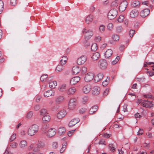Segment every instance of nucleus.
Returning a JSON list of instances; mask_svg holds the SVG:
<instances>
[{
    "label": "nucleus",
    "mask_w": 154,
    "mask_h": 154,
    "mask_svg": "<svg viewBox=\"0 0 154 154\" xmlns=\"http://www.w3.org/2000/svg\"><path fill=\"white\" fill-rule=\"evenodd\" d=\"M38 126L36 124H33L30 126L28 130V134L30 136L35 135L39 130Z\"/></svg>",
    "instance_id": "nucleus-1"
},
{
    "label": "nucleus",
    "mask_w": 154,
    "mask_h": 154,
    "mask_svg": "<svg viewBox=\"0 0 154 154\" xmlns=\"http://www.w3.org/2000/svg\"><path fill=\"white\" fill-rule=\"evenodd\" d=\"M118 14V11L116 9H112L109 11L108 14V18L109 19L112 20L114 19Z\"/></svg>",
    "instance_id": "nucleus-2"
},
{
    "label": "nucleus",
    "mask_w": 154,
    "mask_h": 154,
    "mask_svg": "<svg viewBox=\"0 0 154 154\" xmlns=\"http://www.w3.org/2000/svg\"><path fill=\"white\" fill-rule=\"evenodd\" d=\"M138 102L140 103H141L142 105L146 108H152L153 107V105L154 104L153 103L152 101H150L147 100H143L141 101V100H138Z\"/></svg>",
    "instance_id": "nucleus-3"
},
{
    "label": "nucleus",
    "mask_w": 154,
    "mask_h": 154,
    "mask_svg": "<svg viewBox=\"0 0 154 154\" xmlns=\"http://www.w3.org/2000/svg\"><path fill=\"white\" fill-rule=\"evenodd\" d=\"M99 67L102 69H106L108 66V64L106 61L105 59L100 60L98 63Z\"/></svg>",
    "instance_id": "nucleus-4"
},
{
    "label": "nucleus",
    "mask_w": 154,
    "mask_h": 154,
    "mask_svg": "<svg viewBox=\"0 0 154 154\" xmlns=\"http://www.w3.org/2000/svg\"><path fill=\"white\" fill-rule=\"evenodd\" d=\"M77 102L76 99L72 98L69 101L68 104V108L71 110L74 109L77 105Z\"/></svg>",
    "instance_id": "nucleus-5"
},
{
    "label": "nucleus",
    "mask_w": 154,
    "mask_h": 154,
    "mask_svg": "<svg viewBox=\"0 0 154 154\" xmlns=\"http://www.w3.org/2000/svg\"><path fill=\"white\" fill-rule=\"evenodd\" d=\"M82 32L83 33H85V38L88 39H90L93 34L92 30L90 29L87 30L85 28L83 29Z\"/></svg>",
    "instance_id": "nucleus-6"
},
{
    "label": "nucleus",
    "mask_w": 154,
    "mask_h": 154,
    "mask_svg": "<svg viewBox=\"0 0 154 154\" xmlns=\"http://www.w3.org/2000/svg\"><path fill=\"white\" fill-rule=\"evenodd\" d=\"M66 114V110L64 109H62L57 112L56 117L58 119H60L64 118Z\"/></svg>",
    "instance_id": "nucleus-7"
},
{
    "label": "nucleus",
    "mask_w": 154,
    "mask_h": 154,
    "mask_svg": "<svg viewBox=\"0 0 154 154\" xmlns=\"http://www.w3.org/2000/svg\"><path fill=\"white\" fill-rule=\"evenodd\" d=\"M94 76V74L93 72H88L85 75V80L87 82H89L93 79Z\"/></svg>",
    "instance_id": "nucleus-8"
},
{
    "label": "nucleus",
    "mask_w": 154,
    "mask_h": 154,
    "mask_svg": "<svg viewBox=\"0 0 154 154\" xmlns=\"http://www.w3.org/2000/svg\"><path fill=\"white\" fill-rule=\"evenodd\" d=\"M92 86L91 85L89 84L85 85L83 87L82 89L83 92L85 94L89 93L91 91Z\"/></svg>",
    "instance_id": "nucleus-9"
},
{
    "label": "nucleus",
    "mask_w": 154,
    "mask_h": 154,
    "mask_svg": "<svg viewBox=\"0 0 154 154\" xmlns=\"http://www.w3.org/2000/svg\"><path fill=\"white\" fill-rule=\"evenodd\" d=\"M128 5L127 1H123L121 2L119 4V10L121 12H122L125 11Z\"/></svg>",
    "instance_id": "nucleus-10"
},
{
    "label": "nucleus",
    "mask_w": 154,
    "mask_h": 154,
    "mask_svg": "<svg viewBox=\"0 0 154 154\" xmlns=\"http://www.w3.org/2000/svg\"><path fill=\"white\" fill-rule=\"evenodd\" d=\"M87 58L86 56H82L78 58L77 60V63L79 65L83 64L87 60Z\"/></svg>",
    "instance_id": "nucleus-11"
},
{
    "label": "nucleus",
    "mask_w": 154,
    "mask_h": 154,
    "mask_svg": "<svg viewBox=\"0 0 154 154\" xmlns=\"http://www.w3.org/2000/svg\"><path fill=\"white\" fill-rule=\"evenodd\" d=\"M56 133V130L55 129L51 128L47 132V135L50 137H53Z\"/></svg>",
    "instance_id": "nucleus-12"
},
{
    "label": "nucleus",
    "mask_w": 154,
    "mask_h": 154,
    "mask_svg": "<svg viewBox=\"0 0 154 154\" xmlns=\"http://www.w3.org/2000/svg\"><path fill=\"white\" fill-rule=\"evenodd\" d=\"M55 94V91L52 89L47 91L45 92L44 94V96L46 97L54 96Z\"/></svg>",
    "instance_id": "nucleus-13"
},
{
    "label": "nucleus",
    "mask_w": 154,
    "mask_h": 154,
    "mask_svg": "<svg viewBox=\"0 0 154 154\" xmlns=\"http://www.w3.org/2000/svg\"><path fill=\"white\" fill-rule=\"evenodd\" d=\"M80 79V77L79 76H75L71 79L70 81V83L72 85H75L78 82Z\"/></svg>",
    "instance_id": "nucleus-14"
},
{
    "label": "nucleus",
    "mask_w": 154,
    "mask_h": 154,
    "mask_svg": "<svg viewBox=\"0 0 154 154\" xmlns=\"http://www.w3.org/2000/svg\"><path fill=\"white\" fill-rule=\"evenodd\" d=\"M150 11L149 9H145L142 11L140 13V16L143 17H144L149 14Z\"/></svg>",
    "instance_id": "nucleus-15"
},
{
    "label": "nucleus",
    "mask_w": 154,
    "mask_h": 154,
    "mask_svg": "<svg viewBox=\"0 0 154 154\" xmlns=\"http://www.w3.org/2000/svg\"><path fill=\"white\" fill-rule=\"evenodd\" d=\"M113 54L112 51L111 49H108L105 53V57L106 59H108Z\"/></svg>",
    "instance_id": "nucleus-16"
},
{
    "label": "nucleus",
    "mask_w": 154,
    "mask_h": 154,
    "mask_svg": "<svg viewBox=\"0 0 154 154\" xmlns=\"http://www.w3.org/2000/svg\"><path fill=\"white\" fill-rule=\"evenodd\" d=\"M103 75L102 73H100L95 76L94 80L95 82H97L100 81L103 78Z\"/></svg>",
    "instance_id": "nucleus-17"
},
{
    "label": "nucleus",
    "mask_w": 154,
    "mask_h": 154,
    "mask_svg": "<svg viewBox=\"0 0 154 154\" xmlns=\"http://www.w3.org/2000/svg\"><path fill=\"white\" fill-rule=\"evenodd\" d=\"M79 121L80 120L79 119H73L70 122L69 124V127H72L79 122Z\"/></svg>",
    "instance_id": "nucleus-18"
},
{
    "label": "nucleus",
    "mask_w": 154,
    "mask_h": 154,
    "mask_svg": "<svg viewBox=\"0 0 154 154\" xmlns=\"http://www.w3.org/2000/svg\"><path fill=\"white\" fill-rule=\"evenodd\" d=\"M72 71L73 74L76 75L80 71V68L77 66H74L72 69Z\"/></svg>",
    "instance_id": "nucleus-19"
},
{
    "label": "nucleus",
    "mask_w": 154,
    "mask_h": 154,
    "mask_svg": "<svg viewBox=\"0 0 154 154\" xmlns=\"http://www.w3.org/2000/svg\"><path fill=\"white\" fill-rule=\"evenodd\" d=\"M94 19V16L91 15H89L86 17L85 22L88 24L91 23Z\"/></svg>",
    "instance_id": "nucleus-20"
},
{
    "label": "nucleus",
    "mask_w": 154,
    "mask_h": 154,
    "mask_svg": "<svg viewBox=\"0 0 154 154\" xmlns=\"http://www.w3.org/2000/svg\"><path fill=\"white\" fill-rule=\"evenodd\" d=\"M19 145L20 148H25L27 146V142L25 140H22L20 142Z\"/></svg>",
    "instance_id": "nucleus-21"
},
{
    "label": "nucleus",
    "mask_w": 154,
    "mask_h": 154,
    "mask_svg": "<svg viewBox=\"0 0 154 154\" xmlns=\"http://www.w3.org/2000/svg\"><path fill=\"white\" fill-rule=\"evenodd\" d=\"M100 88L98 86L94 87L92 90V94L94 95H97L100 93Z\"/></svg>",
    "instance_id": "nucleus-22"
},
{
    "label": "nucleus",
    "mask_w": 154,
    "mask_h": 154,
    "mask_svg": "<svg viewBox=\"0 0 154 154\" xmlns=\"http://www.w3.org/2000/svg\"><path fill=\"white\" fill-rule=\"evenodd\" d=\"M139 13L137 11L134 10L131 11L130 13V16L132 18H135L137 16Z\"/></svg>",
    "instance_id": "nucleus-23"
},
{
    "label": "nucleus",
    "mask_w": 154,
    "mask_h": 154,
    "mask_svg": "<svg viewBox=\"0 0 154 154\" xmlns=\"http://www.w3.org/2000/svg\"><path fill=\"white\" fill-rule=\"evenodd\" d=\"M76 91L75 88L72 87L69 88L67 91V93L68 95L73 94Z\"/></svg>",
    "instance_id": "nucleus-24"
},
{
    "label": "nucleus",
    "mask_w": 154,
    "mask_h": 154,
    "mask_svg": "<svg viewBox=\"0 0 154 154\" xmlns=\"http://www.w3.org/2000/svg\"><path fill=\"white\" fill-rule=\"evenodd\" d=\"M50 120V116L48 115H46L42 118V120L44 123L49 122Z\"/></svg>",
    "instance_id": "nucleus-25"
},
{
    "label": "nucleus",
    "mask_w": 154,
    "mask_h": 154,
    "mask_svg": "<svg viewBox=\"0 0 154 154\" xmlns=\"http://www.w3.org/2000/svg\"><path fill=\"white\" fill-rule=\"evenodd\" d=\"M98 107L96 106H93L90 109L89 113L90 114H92L96 112L97 110Z\"/></svg>",
    "instance_id": "nucleus-26"
},
{
    "label": "nucleus",
    "mask_w": 154,
    "mask_h": 154,
    "mask_svg": "<svg viewBox=\"0 0 154 154\" xmlns=\"http://www.w3.org/2000/svg\"><path fill=\"white\" fill-rule=\"evenodd\" d=\"M49 86L51 88H54L57 85V82L56 81L50 82L49 83Z\"/></svg>",
    "instance_id": "nucleus-27"
},
{
    "label": "nucleus",
    "mask_w": 154,
    "mask_h": 154,
    "mask_svg": "<svg viewBox=\"0 0 154 154\" xmlns=\"http://www.w3.org/2000/svg\"><path fill=\"white\" fill-rule=\"evenodd\" d=\"M67 58L66 56H63L62 57V59L60 60V63L61 65H63L66 64L67 62Z\"/></svg>",
    "instance_id": "nucleus-28"
},
{
    "label": "nucleus",
    "mask_w": 154,
    "mask_h": 154,
    "mask_svg": "<svg viewBox=\"0 0 154 154\" xmlns=\"http://www.w3.org/2000/svg\"><path fill=\"white\" fill-rule=\"evenodd\" d=\"M119 3V1L118 0H115L112 2L111 6L112 7H115L118 6Z\"/></svg>",
    "instance_id": "nucleus-29"
},
{
    "label": "nucleus",
    "mask_w": 154,
    "mask_h": 154,
    "mask_svg": "<svg viewBox=\"0 0 154 154\" xmlns=\"http://www.w3.org/2000/svg\"><path fill=\"white\" fill-rule=\"evenodd\" d=\"M65 132V129L64 127H61L59 128L58 132L60 135H61L64 134Z\"/></svg>",
    "instance_id": "nucleus-30"
},
{
    "label": "nucleus",
    "mask_w": 154,
    "mask_h": 154,
    "mask_svg": "<svg viewBox=\"0 0 154 154\" xmlns=\"http://www.w3.org/2000/svg\"><path fill=\"white\" fill-rule=\"evenodd\" d=\"M100 57V54L98 52H96L92 56V58L94 60H96L98 59Z\"/></svg>",
    "instance_id": "nucleus-31"
},
{
    "label": "nucleus",
    "mask_w": 154,
    "mask_h": 154,
    "mask_svg": "<svg viewBox=\"0 0 154 154\" xmlns=\"http://www.w3.org/2000/svg\"><path fill=\"white\" fill-rule=\"evenodd\" d=\"M64 99L63 96H60L58 97L55 100V102L57 104H59L63 101Z\"/></svg>",
    "instance_id": "nucleus-32"
},
{
    "label": "nucleus",
    "mask_w": 154,
    "mask_h": 154,
    "mask_svg": "<svg viewBox=\"0 0 154 154\" xmlns=\"http://www.w3.org/2000/svg\"><path fill=\"white\" fill-rule=\"evenodd\" d=\"M58 90L60 91H66V85L63 84L60 86L58 88Z\"/></svg>",
    "instance_id": "nucleus-33"
},
{
    "label": "nucleus",
    "mask_w": 154,
    "mask_h": 154,
    "mask_svg": "<svg viewBox=\"0 0 154 154\" xmlns=\"http://www.w3.org/2000/svg\"><path fill=\"white\" fill-rule=\"evenodd\" d=\"M64 67L63 65H58L56 69V71L57 72H58L62 71L64 69Z\"/></svg>",
    "instance_id": "nucleus-34"
},
{
    "label": "nucleus",
    "mask_w": 154,
    "mask_h": 154,
    "mask_svg": "<svg viewBox=\"0 0 154 154\" xmlns=\"http://www.w3.org/2000/svg\"><path fill=\"white\" fill-rule=\"evenodd\" d=\"M140 3L138 1H135L133 2L131 4L134 7H138L140 5Z\"/></svg>",
    "instance_id": "nucleus-35"
},
{
    "label": "nucleus",
    "mask_w": 154,
    "mask_h": 154,
    "mask_svg": "<svg viewBox=\"0 0 154 154\" xmlns=\"http://www.w3.org/2000/svg\"><path fill=\"white\" fill-rule=\"evenodd\" d=\"M99 30L100 32V33L103 32L105 30V26L102 24L101 25L99 28Z\"/></svg>",
    "instance_id": "nucleus-36"
},
{
    "label": "nucleus",
    "mask_w": 154,
    "mask_h": 154,
    "mask_svg": "<svg viewBox=\"0 0 154 154\" xmlns=\"http://www.w3.org/2000/svg\"><path fill=\"white\" fill-rule=\"evenodd\" d=\"M112 39L115 41H118L119 40V35L116 34H114L112 36Z\"/></svg>",
    "instance_id": "nucleus-37"
},
{
    "label": "nucleus",
    "mask_w": 154,
    "mask_h": 154,
    "mask_svg": "<svg viewBox=\"0 0 154 154\" xmlns=\"http://www.w3.org/2000/svg\"><path fill=\"white\" fill-rule=\"evenodd\" d=\"M38 147L39 148H42L45 146V144L42 141H38L37 144Z\"/></svg>",
    "instance_id": "nucleus-38"
},
{
    "label": "nucleus",
    "mask_w": 154,
    "mask_h": 154,
    "mask_svg": "<svg viewBox=\"0 0 154 154\" xmlns=\"http://www.w3.org/2000/svg\"><path fill=\"white\" fill-rule=\"evenodd\" d=\"M48 77V75L46 74H45L42 75L41 77V80L43 82H44L45 81L46 79Z\"/></svg>",
    "instance_id": "nucleus-39"
},
{
    "label": "nucleus",
    "mask_w": 154,
    "mask_h": 154,
    "mask_svg": "<svg viewBox=\"0 0 154 154\" xmlns=\"http://www.w3.org/2000/svg\"><path fill=\"white\" fill-rule=\"evenodd\" d=\"M124 17L123 15H120L118 18L117 21L119 23H121L123 22L124 19Z\"/></svg>",
    "instance_id": "nucleus-40"
},
{
    "label": "nucleus",
    "mask_w": 154,
    "mask_h": 154,
    "mask_svg": "<svg viewBox=\"0 0 154 154\" xmlns=\"http://www.w3.org/2000/svg\"><path fill=\"white\" fill-rule=\"evenodd\" d=\"M97 49V45L95 43H93L91 45V49L92 51H95Z\"/></svg>",
    "instance_id": "nucleus-41"
},
{
    "label": "nucleus",
    "mask_w": 154,
    "mask_h": 154,
    "mask_svg": "<svg viewBox=\"0 0 154 154\" xmlns=\"http://www.w3.org/2000/svg\"><path fill=\"white\" fill-rule=\"evenodd\" d=\"M114 26L113 23H109L107 26V29L109 31H112L113 29Z\"/></svg>",
    "instance_id": "nucleus-42"
},
{
    "label": "nucleus",
    "mask_w": 154,
    "mask_h": 154,
    "mask_svg": "<svg viewBox=\"0 0 154 154\" xmlns=\"http://www.w3.org/2000/svg\"><path fill=\"white\" fill-rule=\"evenodd\" d=\"M4 9V3L2 1L0 0V14H1Z\"/></svg>",
    "instance_id": "nucleus-43"
},
{
    "label": "nucleus",
    "mask_w": 154,
    "mask_h": 154,
    "mask_svg": "<svg viewBox=\"0 0 154 154\" xmlns=\"http://www.w3.org/2000/svg\"><path fill=\"white\" fill-rule=\"evenodd\" d=\"M67 143H65V144H63L62 148L60 150V152L61 153H63L66 149V147Z\"/></svg>",
    "instance_id": "nucleus-44"
},
{
    "label": "nucleus",
    "mask_w": 154,
    "mask_h": 154,
    "mask_svg": "<svg viewBox=\"0 0 154 154\" xmlns=\"http://www.w3.org/2000/svg\"><path fill=\"white\" fill-rule=\"evenodd\" d=\"M33 115V112L32 111H29L27 114L26 115V118L28 119L31 118Z\"/></svg>",
    "instance_id": "nucleus-45"
},
{
    "label": "nucleus",
    "mask_w": 154,
    "mask_h": 154,
    "mask_svg": "<svg viewBox=\"0 0 154 154\" xmlns=\"http://www.w3.org/2000/svg\"><path fill=\"white\" fill-rule=\"evenodd\" d=\"M88 97L87 96H85L82 98V101L83 103L85 104L88 101Z\"/></svg>",
    "instance_id": "nucleus-46"
},
{
    "label": "nucleus",
    "mask_w": 154,
    "mask_h": 154,
    "mask_svg": "<svg viewBox=\"0 0 154 154\" xmlns=\"http://www.w3.org/2000/svg\"><path fill=\"white\" fill-rule=\"evenodd\" d=\"M109 82V78L107 77L105 81L103 82L102 83V85L103 86H106L108 84Z\"/></svg>",
    "instance_id": "nucleus-47"
},
{
    "label": "nucleus",
    "mask_w": 154,
    "mask_h": 154,
    "mask_svg": "<svg viewBox=\"0 0 154 154\" xmlns=\"http://www.w3.org/2000/svg\"><path fill=\"white\" fill-rule=\"evenodd\" d=\"M120 59V57L119 56H117L116 57V58L115 59V60H113L112 62V64L113 65H114L116 63L118 62L119 61Z\"/></svg>",
    "instance_id": "nucleus-48"
},
{
    "label": "nucleus",
    "mask_w": 154,
    "mask_h": 154,
    "mask_svg": "<svg viewBox=\"0 0 154 154\" xmlns=\"http://www.w3.org/2000/svg\"><path fill=\"white\" fill-rule=\"evenodd\" d=\"M109 147L110 150L112 152H114L115 151V148L113 145V144H110L109 145Z\"/></svg>",
    "instance_id": "nucleus-49"
},
{
    "label": "nucleus",
    "mask_w": 154,
    "mask_h": 154,
    "mask_svg": "<svg viewBox=\"0 0 154 154\" xmlns=\"http://www.w3.org/2000/svg\"><path fill=\"white\" fill-rule=\"evenodd\" d=\"M47 110L45 109H42L40 111V114L42 115H44L47 113Z\"/></svg>",
    "instance_id": "nucleus-50"
},
{
    "label": "nucleus",
    "mask_w": 154,
    "mask_h": 154,
    "mask_svg": "<svg viewBox=\"0 0 154 154\" xmlns=\"http://www.w3.org/2000/svg\"><path fill=\"white\" fill-rule=\"evenodd\" d=\"M122 27L121 26H118L116 28V30L117 33L121 32L122 30Z\"/></svg>",
    "instance_id": "nucleus-51"
},
{
    "label": "nucleus",
    "mask_w": 154,
    "mask_h": 154,
    "mask_svg": "<svg viewBox=\"0 0 154 154\" xmlns=\"http://www.w3.org/2000/svg\"><path fill=\"white\" fill-rule=\"evenodd\" d=\"M17 142H14L11 143V146L13 148H16L17 147Z\"/></svg>",
    "instance_id": "nucleus-52"
},
{
    "label": "nucleus",
    "mask_w": 154,
    "mask_h": 154,
    "mask_svg": "<svg viewBox=\"0 0 154 154\" xmlns=\"http://www.w3.org/2000/svg\"><path fill=\"white\" fill-rule=\"evenodd\" d=\"M87 109L85 108H82L79 110V112L80 113L83 114L85 113Z\"/></svg>",
    "instance_id": "nucleus-53"
},
{
    "label": "nucleus",
    "mask_w": 154,
    "mask_h": 154,
    "mask_svg": "<svg viewBox=\"0 0 154 154\" xmlns=\"http://www.w3.org/2000/svg\"><path fill=\"white\" fill-rule=\"evenodd\" d=\"M16 135L15 134H13L11 136L10 139V141L12 142L16 138Z\"/></svg>",
    "instance_id": "nucleus-54"
},
{
    "label": "nucleus",
    "mask_w": 154,
    "mask_h": 154,
    "mask_svg": "<svg viewBox=\"0 0 154 154\" xmlns=\"http://www.w3.org/2000/svg\"><path fill=\"white\" fill-rule=\"evenodd\" d=\"M101 37L99 36L95 37L94 38V40L96 42H99L101 40Z\"/></svg>",
    "instance_id": "nucleus-55"
},
{
    "label": "nucleus",
    "mask_w": 154,
    "mask_h": 154,
    "mask_svg": "<svg viewBox=\"0 0 154 154\" xmlns=\"http://www.w3.org/2000/svg\"><path fill=\"white\" fill-rule=\"evenodd\" d=\"M10 3L11 5L15 6L17 4V0H10Z\"/></svg>",
    "instance_id": "nucleus-56"
},
{
    "label": "nucleus",
    "mask_w": 154,
    "mask_h": 154,
    "mask_svg": "<svg viewBox=\"0 0 154 154\" xmlns=\"http://www.w3.org/2000/svg\"><path fill=\"white\" fill-rule=\"evenodd\" d=\"M87 71V68L85 67H83L81 69V72L83 74L85 73Z\"/></svg>",
    "instance_id": "nucleus-57"
},
{
    "label": "nucleus",
    "mask_w": 154,
    "mask_h": 154,
    "mask_svg": "<svg viewBox=\"0 0 154 154\" xmlns=\"http://www.w3.org/2000/svg\"><path fill=\"white\" fill-rule=\"evenodd\" d=\"M109 88H106V89L105 91H104L103 92V95L104 96H106L109 93Z\"/></svg>",
    "instance_id": "nucleus-58"
},
{
    "label": "nucleus",
    "mask_w": 154,
    "mask_h": 154,
    "mask_svg": "<svg viewBox=\"0 0 154 154\" xmlns=\"http://www.w3.org/2000/svg\"><path fill=\"white\" fill-rule=\"evenodd\" d=\"M135 31L134 30H131L129 32V35L130 37H132L133 36Z\"/></svg>",
    "instance_id": "nucleus-59"
},
{
    "label": "nucleus",
    "mask_w": 154,
    "mask_h": 154,
    "mask_svg": "<svg viewBox=\"0 0 154 154\" xmlns=\"http://www.w3.org/2000/svg\"><path fill=\"white\" fill-rule=\"evenodd\" d=\"M143 129L140 128L137 132V135H141L143 134Z\"/></svg>",
    "instance_id": "nucleus-60"
},
{
    "label": "nucleus",
    "mask_w": 154,
    "mask_h": 154,
    "mask_svg": "<svg viewBox=\"0 0 154 154\" xmlns=\"http://www.w3.org/2000/svg\"><path fill=\"white\" fill-rule=\"evenodd\" d=\"M110 136L111 134L106 133L103 134V137L104 138H109L110 137Z\"/></svg>",
    "instance_id": "nucleus-61"
},
{
    "label": "nucleus",
    "mask_w": 154,
    "mask_h": 154,
    "mask_svg": "<svg viewBox=\"0 0 154 154\" xmlns=\"http://www.w3.org/2000/svg\"><path fill=\"white\" fill-rule=\"evenodd\" d=\"M58 146L57 143V142H54L52 144V147L54 149H56Z\"/></svg>",
    "instance_id": "nucleus-62"
},
{
    "label": "nucleus",
    "mask_w": 154,
    "mask_h": 154,
    "mask_svg": "<svg viewBox=\"0 0 154 154\" xmlns=\"http://www.w3.org/2000/svg\"><path fill=\"white\" fill-rule=\"evenodd\" d=\"M137 79L140 82H143L144 81L145 79L144 78H137Z\"/></svg>",
    "instance_id": "nucleus-63"
},
{
    "label": "nucleus",
    "mask_w": 154,
    "mask_h": 154,
    "mask_svg": "<svg viewBox=\"0 0 154 154\" xmlns=\"http://www.w3.org/2000/svg\"><path fill=\"white\" fill-rule=\"evenodd\" d=\"M40 108V106L39 105H36L34 107L35 110L37 111Z\"/></svg>",
    "instance_id": "nucleus-64"
}]
</instances>
